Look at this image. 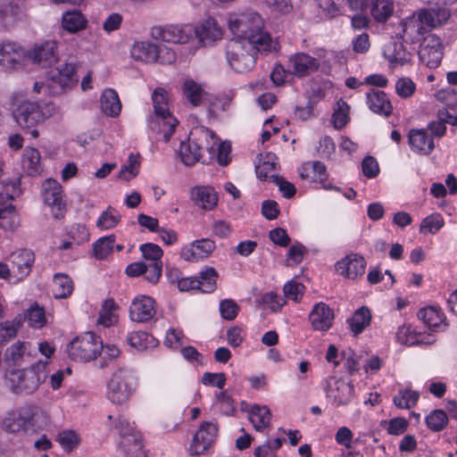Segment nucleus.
<instances>
[{"label":"nucleus","instance_id":"aec40b11","mask_svg":"<svg viewBox=\"0 0 457 457\" xmlns=\"http://www.w3.org/2000/svg\"><path fill=\"white\" fill-rule=\"evenodd\" d=\"M309 320L315 330L327 331L332 326L334 312L328 304L319 303L313 306Z\"/></svg>","mask_w":457,"mask_h":457},{"label":"nucleus","instance_id":"4468645a","mask_svg":"<svg viewBox=\"0 0 457 457\" xmlns=\"http://www.w3.org/2000/svg\"><path fill=\"white\" fill-rule=\"evenodd\" d=\"M155 301L145 295L136 297L129 307V317L137 322H147L151 320L155 313Z\"/></svg>","mask_w":457,"mask_h":457},{"label":"nucleus","instance_id":"4c0bfd02","mask_svg":"<svg viewBox=\"0 0 457 457\" xmlns=\"http://www.w3.org/2000/svg\"><path fill=\"white\" fill-rule=\"evenodd\" d=\"M40 153L33 147H26L23 154L22 165L28 175L36 176L41 170Z\"/></svg>","mask_w":457,"mask_h":457},{"label":"nucleus","instance_id":"3c124183","mask_svg":"<svg viewBox=\"0 0 457 457\" xmlns=\"http://www.w3.org/2000/svg\"><path fill=\"white\" fill-rule=\"evenodd\" d=\"M420 395L412 390H401L393 398L394 404L400 409H411L416 405Z\"/></svg>","mask_w":457,"mask_h":457},{"label":"nucleus","instance_id":"2f4dec72","mask_svg":"<svg viewBox=\"0 0 457 457\" xmlns=\"http://www.w3.org/2000/svg\"><path fill=\"white\" fill-rule=\"evenodd\" d=\"M100 102L101 109L106 115L116 117L120 114L121 104L114 89H105L101 96Z\"/></svg>","mask_w":457,"mask_h":457},{"label":"nucleus","instance_id":"dca6fc26","mask_svg":"<svg viewBox=\"0 0 457 457\" xmlns=\"http://www.w3.org/2000/svg\"><path fill=\"white\" fill-rule=\"evenodd\" d=\"M215 242L209 238L194 241L190 246L182 248L180 255L187 262H198L209 257L215 250Z\"/></svg>","mask_w":457,"mask_h":457},{"label":"nucleus","instance_id":"7ed1b4c3","mask_svg":"<svg viewBox=\"0 0 457 457\" xmlns=\"http://www.w3.org/2000/svg\"><path fill=\"white\" fill-rule=\"evenodd\" d=\"M47 361H38L29 368L10 371L8 381L14 394L29 395L35 392L46 378Z\"/></svg>","mask_w":457,"mask_h":457},{"label":"nucleus","instance_id":"09e8293b","mask_svg":"<svg viewBox=\"0 0 457 457\" xmlns=\"http://www.w3.org/2000/svg\"><path fill=\"white\" fill-rule=\"evenodd\" d=\"M140 154L131 153L128 158V163L121 166L118 177L126 181H129L138 174L140 166Z\"/></svg>","mask_w":457,"mask_h":457},{"label":"nucleus","instance_id":"69168bd1","mask_svg":"<svg viewBox=\"0 0 457 457\" xmlns=\"http://www.w3.org/2000/svg\"><path fill=\"white\" fill-rule=\"evenodd\" d=\"M156 60L162 64H171L176 61L175 51L163 44L156 45Z\"/></svg>","mask_w":457,"mask_h":457},{"label":"nucleus","instance_id":"1a4fd4ad","mask_svg":"<svg viewBox=\"0 0 457 457\" xmlns=\"http://www.w3.org/2000/svg\"><path fill=\"white\" fill-rule=\"evenodd\" d=\"M41 194L46 204L52 208L55 219L63 217L65 203L62 201V189L61 184L52 179H46L42 184Z\"/></svg>","mask_w":457,"mask_h":457},{"label":"nucleus","instance_id":"a878e982","mask_svg":"<svg viewBox=\"0 0 457 457\" xmlns=\"http://www.w3.org/2000/svg\"><path fill=\"white\" fill-rule=\"evenodd\" d=\"M334 386L335 387L333 388L330 381H327L325 391L327 393L329 391L335 392L333 397L338 406L349 404L353 398L354 387L353 382H346L342 378H338L335 380Z\"/></svg>","mask_w":457,"mask_h":457},{"label":"nucleus","instance_id":"ea45409f","mask_svg":"<svg viewBox=\"0 0 457 457\" xmlns=\"http://www.w3.org/2000/svg\"><path fill=\"white\" fill-rule=\"evenodd\" d=\"M370 13L377 21H386L393 13L392 0H370Z\"/></svg>","mask_w":457,"mask_h":457},{"label":"nucleus","instance_id":"412c9836","mask_svg":"<svg viewBox=\"0 0 457 457\" xmlns=\"http://www.w3.org/2000/svg\"><path fill=\"white\" fill-rule=\"evenodd\" d=\"M191 199L198 207L213 210L218 204V195L214 188L208 186H196L191 189Z\"/></svg>","mask_w":457,"mask_h":457},{"label":"nucleus","instance_id":"9b49d317","mask_svg":"<svg viewBox=\"0 0 457 457\" xmlns=\"http://www.w3.org/2000/svg\"><path fill=\"white\" fill-rule=\"evenodd\" d=\"M218 434V425L211 421H204L194 435L190 445L193 455L204 454L214 443Z\"/></svg>","mask_w":457,"mask_h":457},{"label":"nucleus","instance_id":"864d4df0","mask_svg":"<svg viewBox=\"0 0 457 457\" xmlns=\"http://www.w3.org/2000/svg\"><path fill=\"white\" fill-rule=\"evenodd\" d=\"M380 427L386 428L389 435L400 436L405 433L409 427V421L403 417H395L390 420H381Z\"/></svg>","mask_w":457,"mask_h":457},{"label":"nucleus","instance_id":"4d7b16f0","mask_svg":"<svg viewBox=\"0 0 457 457\" xmlns=\"http://www.w3.org/2000/svg\"><path fill=\"white\" fill-rule=\"evenodd\" d=\"M340 355L342 359L345 361L344 366L346 369L348 374L350 376L354 375L357 373L360 369V358L361 355H358L353 349L348 348L345 350H343L340 353Z\"/></svg>","mask_w":457,"mask_h":457},{"label":"nucleus","instance_id":"603ef678","mask_svg":"<svg viewBox=\"0 0 457 457\" xmlns=\"http://www.w3.org/2000/svg\"><path fill=\"white\" fill-rule=\"evenodd\" d=\"M403 27V34H400V37L403 38L404 36H409L411 39L416 38V36L423 35L425 28L420 23L416 15L409 17L401 22Z\"/></svg>","mask_w":457,"mask_h":457},{"label":"nucleus","instance_id":"58836bf2","mask_svg":"<svg viewBox=\"0 0 457 457\" xmlns=\"http://www.w3.org/2000/svg\"><path fill=\"white\" fill-rule=\"evenodd\" d=\"M417 316L429 328L439 327L445 319V314L433 306L420 309Z\"/></svg>","mask_w":457,"mask_h":457},{"label":"nucleus","instance_id":"a19ab883","mask_svg":"<svg viewBox=\"0 0 457 457\" xmlns=\"http://www.w3.org/2000/svg\"><path fill=\"white\" fill-rule=\"evenodd\" d=\"M183 95L193 106L201 104L204 96L206 95L202 87L193 79H187L183 83Z\"/></svg>","mask_w":457,"mask_h":457},{"label":"nucleus","instance_id":"13d9d810","mask_svg":"<svg viewBox=\"0 0 457 457\" xmlns=\"http://www.w3.org/2000/svg\"><path fill=\"white\" fill-rule=\"evenodd\" d=\"M444 219L439 213H433L422 220L420 232L436 233L444 226Z\"/></svg>","mask_w":457,"mask_h":457},{"label":"nucleus","instance_id":"e433bc0d","mask_svg":"<svg viewBox=\"0 0 457 457\" xmlns=\"http://www.w3.org/2000/svg\"><path fill=\"white\" fill-rule=\"evenodd\" d=\"M120 447L123 449L125 457H146L145 453L143 451L142 436H126L124 440H120Z\"/></svg>","mask_w":457,"mask_h":457},{"label":"nucleus","instance_id":"f257e3e1","mask_svg":"<svg viewBox=\"0 0 457 457\" xmlns=\"http://www.w3.org/2000/svg\"><path fill=\"white\" fill-rule=\"evenodd\" d=\"M263 20L261 15L253 11L241 13L228 21V28L236 37L234 39L240 41H254L258 39L263 46L276 49L277 43L274 42L270 35L263 30Z\"/></svg>","mask_w":457,"mask_h":457},{"label":"nucleus","instance_id":"5fc2aeb1","mask_svg":"<svg viewBox=\"0 0 457 457\" xmlns=\"http://www.w3.org/2000/svg\"><path fill=\"white\" fill-rule=\"evenodd\" d=\"M25 315L29 327L40 328L46 322L45 311L42 307H39L37 303L31 305L25 312Z\"/></svg>","mask_w":457,"mask_h":457},{"label":"nucleus","instance_id":"338daca9","mask_svg":"<svg viewBox=\"0 0 457 457\" xmlns=\"http://www.w3.org/2000/svg\"><path fill=\"white\" fill-rule=\"evenodd\" d=\"M362 173L368 179L376 178L379 173V166L377 160L370 155L364 157L361 162Z\"/></svg>","mask_w":457,"mask_h":457},{"label":"nucleus","instance_id":"8fccbe9b","mask_svg":"<svg viewBox=\"0 0 457 457\" xmlns=\"http://www.w3.org/2000/svg\"><path fill=\"white\" fill-rule=\"evenodd\" d=\"M120 221V215L117 210L112 206L103 212L96 221L97 228L101 229H111L117 226Z\"/></svg>","mask_w":457,"mask_h":457},{"label":"nucleus","instance_id":"a18cd8bd","mask_svg":"<svg viewBox=\"0 0 457 457\" xmlns=\"http://www.w3.org/2000/svg\"><path fill=\"white\" fill-rule=\"evenodd\" d=\"M53 283L55 298H66L72 293L73 282L67 275L55 274Z\"/></svg>","mask_w":457,"mask_h":457},{"label":"nucleus","instance_id":"c03bdc74","mask_svg":"<svg viewBox=\"0 0 457 457\" xmlns=\"http://www.w3.org/2000/svg\"><path fill=\"white\" fill-rule=\"evenodd\" d=\"M218 278V272L212 267H208L204 270L199 273V276L195 278L199 282L198 290L203 293H212L216 287V279Z\"/></svg>","mask_w":457,"mask_h":457},{"label":"nucleus","instance_id":"2eb2a0df","mask_svg":"<svg viewBox=\"0 0 457 457\" xmlns=\"http://www.w3.org/2000/svg\"><path fill=\"white\" fill-rule=\"evenodd\" d=\"M78 65L65 62L51 71L50 79L53 84H57L61 90L70 89L79 81L76 74ZM54 87L50 85L49 87Z\"/></svg>","mask_w":457,"mask_h":457},{"label":"nucleus","instance_id":"37998d69","mask_svg":"<svg viewBox=\"0 0 457 457\" xmlns=\"http://www.w3.org/2000/svg\"><path fill=\"white\" fill-rule=\"evenodd\" d=\"M116 241L115 235H109L100 237L93 244L94 257L97 260H104L112 253Z\"/></svg>","mask_w":457,"mask_h":457},{"label":"nucleus","instance_id":"774afa93","mask_svg":"<svg viewBox=\"0 0 457 457\" xmlns=\"http://www.w3.org/2000/svg\"><path fill=\"white\" fill-rule=\"evenodd\" d=\"M59 444L68 451L77 447L79 444L78 435L72 430H66L58 435Z\"/></svg>","mask_w":457,"mask_h":457},{"label":"nucleus","instance_id":"4be33fe9","mask_svg":"<svg viewBox=\"0 0 457 457\" xmlns=\"http://www.w3.org/2000/svg\"><path fill=\"white\" fill-rule=\"evenodd\" d=\"M411 148L419 154L428 155L435 148L433 138H429L426 129H411L408 134Z\"/></svg>","mask_w":457,"mask_h":457},{"label":"nucleus","instance_id":"79ce46f5","mask_svg":"<svg viewBox=\"0 0 457 457\" xmlns=\"http://www.w3.org/2000/svg\"><path fill=\"white\" fill-rule=\"evenodd\" d=\"M128 344L138 351H143L148 347H154L157 345L155 338L144 331H137L128 335Z\"/></svg>","mask_w":457,"mask_h":457},{"label":"nucleus","instance_id":"393cba45","mask_svg":"<svg viewBox=\"0 0 457 457\" xmlns=\"http://www.w3.org/2000/svg\"><path fill=\"white\" fill-rule=\"evenodd\" d=\"M29 57L34 62L40 64L46 68L51 66L57 61L56 43L54 41H46L40 46H36Z\"/></svg>","mask_w":457,"mask_h":457},{"label":"nucleus","instance_id":"bf43d9fd","mask_svg":"<svg viewBox=\"0 0 457 457\" xmlns=\"http://www.w3.org/2000/svg\"><path fill=\"white\" fill-rule=\"evenodd\" d=\"M219 310L222 319L233 320L239 312L238 304L232 299H223L220 302Z\"/></svg>","mask_w":457,"mask_h":457},{"label":"nucleus","instance_id":"f8f14e48","mask_svg":"<svg viewBox=\"0 0 457 457\" xmlns=\"http://www.w3.org/2000/svg\"><path fill=\"white\" fill-rule=\"evenodd\" d=\"M191 135L193 136V144L196 149L195 151H199L204 154V152H207L208 154L205 157L212 156L213 160L219 141L215 133L208 128L196 127L191 130Z\"/></svg>","mask_w":457,"mask_h":457},{"label":"nucleus","instance_id":"de8ad7c7","mask_svg":"<svg viewBox=\"0 0 457 457\" xmlns=\"http://www.w3.org/2000/svg\"><path fill=\"white\" fill-rule=\"evenodd\" d=\"M21 13V7L11 0H0V20L10 24L19 18Z\"/></svg>","mask_w":457,"mask_h":457},{"label":"nucleus","instance_id":"c9c22d12","mask_svg":"<svg viewBox=\"0 0 457 457\" xmlns=\"http://www.w3.org/2000/svg\"><path fill=\"white\" fill-rule=\"evenodd\" d=\"M154 112L158 120L165 121L171 118V114L168 108L167 92L162 88H156L152 96Z\"/></svg>","mask_w":457,"mask_h":457},{"label":"nucleus","instance_id":"052dcab7","mask_svg":"<svg viewBox=\"0 0 457 457\" xmlns=\"http://www.w3.org/2000/svg\"><path fill=\"white\" fill-rule=\"evenodd\" d=\"M139 250L144 259L151 261L152 262H162L163 251L158 245L154 243L142 244L139 246Z\"/></svg>","mask_w":457,"mask_h":457},{"label":"nucleus","instance_id":"6e6d98bb","mask_svg":"<svg viewBox=\"0 0 457 457\" xmlns=\"http://www.w3.org/2000/svg\"><path fill=\"white\" fill-rule=\"evenodd\" d=\"M349 105L342 99L337 102V109L334 111L332 115L333 126L337 129H343L348 122Z\"/></svg>","mask_w":457,"mask_h":457},{"label":"nucleus","instance_id":"a211bd4d","mask_svg":"<svg viewBox=\"0 0 457 457\" xmlns=\"http://www.w3.org/2000/svg\"><path fill=\"white\" fill-rule=\"evenodd\" d=\"M34 260V253L29 250L12 253L10 256L12 272L18 279H22L29 274Z\"/></svg>","mask_w":457,"mask_h":457},{"label":"nucleus","instance_id":"cd10ccee","mask_svg":"<svg viewBox=\"0 0 457 457\" xmlns=\"http://www.w3.org/2000/svg\"><path fill=\"white\" fill-rule=\"evenodd\" d=\"M24 55L23 48L16 43L0 44V65L6 69H12L20 62Z\"/></svg>","mask_w":457,"mask_h":457},{"label":"nucleus","instance_id":"5701e85b","mask_svg":"<svg viewBox=\"0 0 457 457\" xmlns=\"http://www.w3.org/2000/svg\"><path fill=\"white\" fill-rule=\"evenodd\" d=\"M195 150L196 149L193 144V136L190 133L187 142L182 141L180 143L179 151L180 160L186 166H194L196 162H201L203 164L211 163L212 161V156L205 157L204 154Z\"/></svg>","mask_w":457,"mask_h":457},{"label":"nucleus","instance_id":"bb28decb","mask_svg":"<svg viewBox=\"0 0 457 457\" xmlns=\"http://www.w3.org/2000/svg\"><path fill=\"white\" fill-rule=\"evenodd\" d=\"M290 62L293 64L294 74L297 77L307 76L318 71L320 67L318 59L304 53L295 54L290 58Z\"/></svg>","mask_w":457,"mask_h":457},{"label":"nucleus","instance_id":"473e14b6","mask_svg":"<svg viewBox=\"0 0 457 457\" xmlns=\"http://www.w3.org/2000/svg\"><path fill=\"white\" fill-rule=\"evenodd\" d=\"M62 23L65 30L71 33H76L86 28L87 20L80 11L73 9L62 14Z\"/></svg>","mask_w":457,"mask_h":457},{"label":"nucleus","instance_id":"423d86ee","mask_svg":"<svg viewBox=\"0 0 457 457\" xmlns=\"http://www.w3.org/2000/svg\"><path fill=\"white\" fill-rule=\"evenodd\" d=\"M35 410L34 406L27 405L9 411L3 420V428L10 433L20 430H24L26 433L35 432Z\"/></svg>","mask_w":457,"mask_h":457},{"label":"nucleus","instance_id":"c85d7f7f","mask_svg":"<svg viewBox=\"0 0 457 457\" xmlns=\"http://www.w3.org/2000/svg\"><path fill=\"white\" fill-rule=\"evenodd\" d=\"M193 34L197 37L202 44L209 45L221 37V29L213 18H208L200 26L194 29Z\"/></svg>","mask_w":457,"mask_h":457},{"label":"nucleus","instance_id":"20e7f679","mask_svg":"<svg viewBox=\"0 0 457 457\" xmlns=\"http://www.w3.org/2000/svg\"><path fill=\"white\" fill-rule=\"evenodd\" d=\"M12 114L16 123L34 138L39 135L36 127L42 124L51 115L44 112L39 103L29 100L15 104Z\"/></svg>","mask_w":457,"mask_h":457},{"label":"nucleus","instance_id":"f704fd0d","mask_svg":"<svg viewBox=\"0 0 457 457\" xmlns=\"http://www.w3.org/2000/svg\"><path fill=\"white\" fill-rule=\"evenodd\" d=\"M156 44L150 42H137L131 49V56L145 62H154L156 60Z\"/></svg>","mask_w":457,"mask_h":457},{"label":"nucleus","instance_id":"0e129e2a","mask_svg":"<svg viewBox=\"0 0 457 457\" xmlns=\"http://www.w3.org/2000/svg\"><path fill=\"white\" fill-rule=\"evenodd\" d=\"M305 287L299 282L291 280L284 285L283 291L286 297L294 300L295 302L299 301L302 298Z\"/></svg>","mask_w":457,"mask_h":457},{"label":"nucleus","instance_id":"7c9ffc66","mask_svg":"<svg viewBox=\"0 0 457 457\" xmlns=\"http://www.w3.org/2000/svg\"><path fill=\"white\" fill-rule=\"evenodd\" d=\"M371 318L370 309L367 306H361L353 312L351 318L347 319L346 322L350 330L354 336H357L370 325Z\"/></svg>","mask_w":457,"mask_h":457},{"label":"nucleus","instance_id":"9d476101","mask_svg":"<svg viewBox=\"0 0 457 457\" xmlns=\"http://www.w3.org/2000/svg\"><path fill=\"white\" fill-rule=\"evenodd\" d=\"M194 28L189 25H170L166 27H154L151 35L157 40L173 44H186L193 37Z\"/></svg>","mask_w":457,"mask_h":457},{"label":"nucleus","instance_id":"c756f323","mask_svg":"<svg viewBox=\"0 0 457 457\" xmlns=\"http://www.w3.org/2000/svg\"><path fill=\"white\" fill-rule=\"evenodd\" d=\"M383 54L392 64L404 65L410 61V54L402 41L392 40L384 46Z\"/></svg>","mask_w":457,"mask_h":457},{"label":"nucleus","instance_id":"680f3d73","mask_svg":"<svg viewBox=\"0 0 457 457\" xmlns=\"http://www.w3.org/2000/svg\"><path fill=\"white\" fill-rule=\"evenodd\" d=\"M435 96L438 101L445 103L450 110L457 108V90L448 87L438 90Z\"/></svg>","mask_w":457,"mask_h":457},{"label":"nucleus","instance_id":"39448f33","mask_svg":"<svg viewBox=\"0 0 457 457\" xmlns=\"http://www.w3.org/2000/svg\"><path fill=\"white\" fill-rule=\"evenodd\" d=\"M104 348L103 342L94 332H86L74 338L68 345L69 357L74 361H90L96 359Z\"/></svg>","mask_w":457,"mask_h":457},{"label":"nucleus","instance_id":"ddd939ff","mask_svg":"<svg viewBox=\"0 0 457 457\" xmlns=\"http://www.w3.org/2000/svg\"><path fill=\"white\" fill-rule=\"evenodd\" d=\"M366 260L358 253H350L338 261L335 267L336 270L342 276L354 279L362 276L366 269Z\"/></svg>","mask_w":457,"mask_h":457},{"label":"nucleus","instance_id":"e2e57ef3","mask_svg":"<svg viewBox=\"0 0 457 457\" xmlns=\"http://www.w3.org/2000/svg\"><path fill=\"white\" fill-rule=\"evenodd\" d=\"M277 156L273 153H268L261 166L256 167V175L261 180H266L268 172L276 170L277 162H275Z\"/></svg>","mask_w":457,"mask_h":457},{"label":"nucleus","instance_id":"f3484780","mask_svg":"<svg viewBox=\"0 0 457 457\" xmlns=\"http://www.w3.org/2000/svg\"><path fill=\"white\" fill-rule=\"evenodd\" d=\"M450 15V11L445 6H436L420 10L416 17L423 28L434 29L446 22Z\"/></svg>","mask_w":457,"mask_h":457},{"label":"nucleus","instance_id":"72a5a7b5","mask_svg":"<svg viewBox=\"0 0 457 457\" xmlns=\"http://www.w3.org/2000/svg\"><path fill=\"white\" fill-rule=\"evenodd\" d=\"M250 420L257 431H263L270 424L271 413L268 406L253 404L249 411Z\"/></svg>","mask_w":457,"mask_h":457},{"label":"nucleus","instance_id":"6ab92c4d","mask_svg":"<svg viewBox=\"0 0 457 457\" xmlns=\"http://www.w3.org/2000/svg\"><path fill=\"white\" fill-rule=\"evenodd\" d=\"M31 345L29 342H16L8 347L4 353V361L9 366L21 367L30 362Z\"/></svg>","mask_w":457,"mask_h":457},{"label":"nucleus","instance_id":"6e6552de","mask_svg":"<svg viewBox=\"0 0 457 457\" xmlns=\"http://www.w3.org/2000/svg\"><path fill=\"white\" fill-rule=\"evenodd\" d=\"M418 54L421 63L429 69L437 68L444 56L441 38L435 34L424 37L420 45Z\"/></svg>","mask_w":457,"mask_h":457},{"label":"nucleus","instance_id":"0eeeda50","mask_svg":"<svg viewBox=\"0 0 457 457\" xmlns=\"http://www.w3.org/2000/svg\"><path fill=\"white\" fill-rule=\"evenodd\" d=\"M132 381L133 378L129 371L123 369L118 370L107 384L108 398L113 403H125L133 391Z\"/></svg>","mask_w":457,"mask_h":457},{"label":"nucleus","instance_id":"f03ea898","mask_svg":"<svg viewBox=\"0 0 457 457\" xmlns=\"http://www.w3.org/2000/svg\"><path fill=\"white\" fill-rule=\"evenodd\" d=\"M272 50L263 46L258 39L256 41L231 39L226 46V59L236 72L244 73L254 67L258 53H269Z\"/></svg>","mask_w":457,"mask_h":457},{"label":"nucleus","instance_id":"49530a36","mask_svg":"<svg viewBox=\"0 0 457 457\" xmlns=\"http://www.w3.org/2000/svg\"><path fill=\"white\" fill-rule=\"evenodd\" d=\"M428 428L433 432L442 431L448 424L446 411L441 409L432 411L425 419Z\"/></svg>","mask_w":457,"mask_h":457},{"label":"nucleus","instance_id":"b1692460","mask_svg":"<svg viewBox=\"0 0 457 457\" xmlns=\"http://www.w3.org/2000/svg\"><path fill=\"white\" fill-rule=\"evenodd\" d=\"M367 104L374 113L388 117L393 112V106L386 94L378 89H370L367 94Z\"/></svg>","mask_w":457,"mask_h":457}]
</instances>
